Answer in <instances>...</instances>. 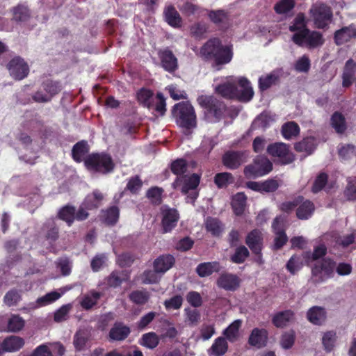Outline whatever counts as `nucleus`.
Returning <instances> with one entry per match:
<instances>
[{
	"instance_id": "nucleus-37",
	"label": "nucleus",
	"mask_w": 356,
	"mask_h": 356,
	"mask_svg": "<svg viewBox=\"0 0 356 356\" xmlns=\"http://www.w3.org/2000/svg\"><path fill=\"white\" fill-rule=\"evenodd\" d=\"M205 227L207 232L213 236L218 237L224 230V225L216 218L208 217L205 221Z\"/></svg>"
},
{
	"instance_id": "nucleus-13",
	"label": "nucleus",
	"mask_w": 356,
	"mask_h": 356,
	"mask_svg": "<svg viewBox=\"0 0 356 356\" xmlns=\"http://www.w3.org/2000/svg\"><path fill=\"white\" fill-rule=\"evenodd\" d=\"M247 156L245 151L228 150L222 155V162L227 169L236 170L246 162Z\"/></svg>"
},
{
	"instance_id": "nucleus-25",
	"label": "nucleus",
	"mask_w": 356,
	"mask_h": 356,
	"mask_svg": "<svg viewBox=\"0 0 356 356\" xmlns=\"http://www.w3.org/2000/svg\"><path fill=\"white\" fill-rule=\"evenodd\" d=\"M317 145L318 142L316 137L307 136L294 144V149L298 152H305L307 155H311L316 149Z\"/></svg>"
},
{
	"instance_id": "nucleus-28",
	"label": "nucleus",
	"mask_w": 356,
	"mask_h": 356,
	"mask_svg": "<svg viewBox=\"0 0 356 356\" xmlns=\"http://www.w3.org/2000/svg\"><path fill=\"white\" fill-rule=\"evenodd\" d=\"M295 313L291 309L278 312L272 318V323L277 328H283L293 319Z\"/></svg>"
},
{
	"instance_id": "nucleus-26",
	"label": "nucleus",
	"mask_w": 356,
	"mask_h": 356,
	"mask_svg": "<svg viewBox=\"0 0 356 356\" xmlns=\"http://www.w3.org/2000/svg\"><path fill=\"white\" fill-rule=\"evenodd\" d=\"M315 211V205L309 200L305 199L298 205L296 209V217L302 220H308L314 214Z\"/></svg>"
},
{
	"instance_id": "nucleus-50",
	"label": "nucleus",
	"mask_w": 356,
	"mask_h": 356,
	"mask_svg": "<svg viewBox=\"0 0 356 356\" xmlns=\"http://www.w3.org/2000/svg\"><path fill=\"white\" fill-rule=\"evenodd\" d=\"M60 296L61 294L57 291L47 293L44 296L38 298L35 302V305L33 306L32 308H38L48 305L59 299Z\"/></svg>"
},
{
	"instance_id": "nucleus-16",
	"label": "nucleus",
	"mask_w": 356,
	"mask_h": 356,
	"mask_svg": "<svg viewBox=\"0 0 356 356\" xmlns=\"http://www.w3.org/2000/svg\"><path fill=\"white\" fill-rule=\"evenodd\" d=\"M263 241L262 232L258 229H254L250 232L245 238L246 245L256 256L261 257V255Z\"/></svg>"
},
{
	"instance_id": "nucleus-55",
	"label": "nucleus",
	"mask_w": 356,
	"mask_h": 356,
	"mask_svg": "<svg viewBox=\"0 0 356 356\" xmlns=\"http://www.w3.org/2000/svg\"><path fill=\"white\" fill-rule=\"evenodd\" d=\"M303 267L302 259L300 256L293 254L287 261L286 268L292 275H295Z\"/></svg>"
},
{
	"instance_id": "nucleus-21",
	"label": "nucleus",
	"mask_w": 356,
	"mask_h": 356,
	"mask_svg": "<svg viewBox=\"0 0 356 356\" xmlns=\"http://www.w3.org/2000/svg\"><path fill=\"white\" fill-rule=\"evenodd\" d=\"M356 38V26L351 24L348 26L337 30L334 34V40L337 45H342Z\"/></svg>"
},
{
	"instance_id": "nucleus-63",
	"label": "nucleus",
	"mask_w": 356,
	"mask_h": 356,
	"mask_svg": "<svg viewBox=\"0 0 356 356\" xmlns=\"http://www.w3.org/2000/svg\"><path fill=\"white\" fill-rule=\"evenodd\" d=\"M149 295L147 292L142 291H134L129 294V299L136 305H144L149 300Z\"/></svg>"
},
{
	"instance_id": "nucleus-6",
	"label": "nucleus",
	"mask_w": 356,
	"mask_h": 356,
	"mask_svg": "<svg viewBox=\"0 0 356 356\" xmlns=\"http://www.w3.org/2000/svg\"><path fill=\"white\" fill-rule=\"evenodd\" d=\"M197 102L203 108L205 117L211 120L220 121L227 110L226 104L213 96L201 95Z\"/></svg>"
},
{
	"instance_id": "nucleus-19",
	"label": "nucleus",
	"mask_w": 356,
	"mask_h": 356,
	"mask_svg": "<svg viewBox=\"0 0 356 356\" xmlns=\"http://www.w3.org/2000/svg\"><path fill=\"white\" fill-rule=\"evenodd\" d=\"M268 339V332L264 328H254L248 337V343L250 346L258 349L266 346Z\"/></svg>"
},
{
	"instance_id": "nucleus-62",
	"label": "nucleus",
	"mask_w": 356,
	"mask_h": 356,
	"mask_svg": "<svg viewBox=\"0 0 356 356\" xmlns=\"http://www.w3.org/2000/svg\"><path fill=\"white\" fill-rule=\"evenodd\" d=\"M22 296L16 289L8 291L3 297V302L8 307L15 306L21 300Z\"/></svg>"
},
{
	"instance_id": "nucleus-14",
	"label": "nucleus",
	"mask_w": 356,
	"mask_h": 356,
	"mask_svg": "<svg viewBox=\"0 0 356 356\" xmlns=\"http://www.w3.org/2000/svg\"><path fill=\"white\" fill-rule=\"evenodd\" d=\"M158 56L161 62V66L165 71L172 74L178 70V59L169 47L159 49Z\"/></svg>"
},
{
	"instance_id": "nucleus-54",
	"label": "nucleus",
	"mask_w": 356,
	"mask_h": 356,
	"mask_svg": "<svg viewBox=\"0 0 356 356\" xmlns=\"http://www.w3.org/2000/svg\"><path fill=\"white\" fill-rule=\"evenodd\" d=\"M44 90L47 93L48 97H51V99L56 95L58 94L62 89L60 82L52 80H47L42 84Z\"/></svg>"
},
{
	"instance_id": "nucleus-44",
	"label": "nucleus",
	"mask_w": 356,
	"mask_h": 356,
	"mask_svg": "<svg viewBox=\"0 0 356 356\" xmlns=\"http://www.w3.org/2000/svg\"><path fill=\"white\" fill-rule=\"evenodd\" d=\"M213 181L218 188H225L229 185L234 184V177L230 172H219L215 175Z\"/></svg>"
},
{
	"instance_id": "nucleus-11",
	"label": "nucleus",
	"mask_w": 356,
	"mask_h": 356,
	"mask_svg": "<svg viewBox=\"0 0 356 356\" xmlns=\"http://www.w3.org/2000/svg\"><path fill=\"white\" fill-rule=\"evenodd\" d=\"M205 13L209 21L220 31H226L232 25V19L229 11L225 9L209 10Z\"/></svg>"
},
{
	"instance_id": "nucleus-35",
	"label": "nucleus",
	"mask_w": 356,
	"mask_h": 356,
	"mask_svg": "<svg viewBox=\"0 0 356 356\" xmlns=\"http://www.w3.org/2000/svg\"><path fill=\"white\" fill-rule=\"evenodd\" d=\"M355 72L356 63L353 59L348 60L342 74V85L344 88H348L352 85Z\"/></svg>"
},
{
	"instance_id": "nucleus-38",
	"label": "nucleus",
	"mask_w": 356,
	"mask_h": 356,
	"mask_svg": "<svg viewBox=\"0 0 356 356\" xmlns=\"http://www.w3.org/2000/svg\"><path fill=\"white\" fill-rule=\"evenodd\" d=\"M57 217L65 222L69 227L72 226L74 222L75 207L70 204L63 206L59 209Z\"/></svg>"
},
{
	"instance_id": "nucleus-3",
	"label": "nucleus",
	"mask_w": 356,
	"mask_h": 356,
	"mask_svg": "<svg viewBox=\"0 0 356 356\" xmlns=\"http://www.w3.org/2000/svg\"><path fill=\"white\" fill-rule=\"evenodd\" d=\"M84 165L89 171L102 175L112 172L115 167L113 158L106 152L88 154L84 159Z\"/></svg>"
},
{
	"instance_id": "nucleus-1",
	"label": "nucleus",
	"mask_w": 356,
	"mask_h": 356,
	"mask_svg": "<svg viewBox=\"0 0 356 356\" xmlns=\"http://www.w3.org/2000/svg\"><path fill=\"white\" fill-rule=\"evenodd\" d=\"M234 56L232 45H223L218 38L209 39L200 48V56L206 62H212V66L220 70L229 63Z\"/></svg>"
},
{
	"instance_id": "nucleus-29",
	"label": "nucleus",
	"mask_w": 356,
	"mask_h": 356,
	"mask_svg": "<svg viewBox=\"0 0 356 356\" xmlns=\"http://www.w3.org/2000/svg\"><path fill=\"white\" fill-rule=\"evenodd\" d=\"M165 21L172 27H181L182 19L174 6H166L163 10Z\"/></svg>"
},
{
	"instance_id": "nucleus-36",
	"label": "nucleus",
	"mask_w": 356,
	"mask_h": 356,
	"mask_svg": "<svg viewBox=\"0 0 356 356\" xmlns=\"http://www.w3.org/2000/svg\"><path fill=\"white\" fill-rule=\"evenodd\" d=\"M247 202V196L243 192H238L232 198V207L236 216H240L244 213Z\"/></svg>"
},
{
	"instance_id": "nucleus-8",
	"label": "nucleus",
	"mask_w": 356,
	"mask_h": 356,
	"mask_svg": "<svg viewBox=\"0 0 356 356\" xmlns=\"http://www.w3.org/2000/svg\"><path fill=\"white\" fill-rule=\"evenodd\" d=\"M272 170L273 164L270 160L266 156H258L244 168L243 173L247 179H254L268 174Z\"/></svg>"
},
{
	"instance_id": "nucleus-41",
	"label": "nucleus",
	"mask_w": 356,
	"mask_h": 356,
	"mask_svg": "<svg viewBox=\"0 0 356 356\" xmlns=\"http://www.w3.org/2000/svg\"><path fill=\"white\" fill-rule=\"evenodd\" d=\"M89 152V146L86 140L77 142L72 147V156L73 159L78 163L83 161V157Z\"/></svg>"
},
{
	"instance_id": "nucleus-30",
	"label": "nucleus",
	"mask_w": 356,
	"mask_h": 356,
	"mask_svg": "<svg viewBox=\"0 0 356 356\" xmlns=\"http://www.w3.org/2000/svg\"><path fill=\"white\" fill-rule=\"evenodd\" d=\"M104 199V194L99 190L95 189L86 197L83 206L89 210L96 209L102 205Z\"/></svg>"
},
{
	"instance_id": "nucleus-56",
	"label": "nucleus",
	"mask_w": 356,
	"mask_h": 356,
	"mask_svg": "<svg viewBox=\"0 0 356 356\" xmlns=\"http://www.w3.org/2000/svg\"><path fill=\"white\" fill-rule=\"evenodd\" d=\"M159 338L158 335L154 332L144 334L142 336L140 344L145 347H147L149 349H154L159 345Z\"/></svg>"
},
{
	"instance_id": "nucleus-64",
	"label": "nucleus",
	"mask_w": 356,
	"mask_h": 356,
	"mask_svg": "<svg viewBox=\"0 0 356 356\" xmlns=\"http://www.w3.org/2000/svg\"><path fill=\"white\" fill-rule=\"evenodd\" d=\"M336 341V333L333 331H328L323 334L322 343L327 351H331Z\"/></svg>"
},
{
	"instance_id": "nucleus-5",
	"label": "nucleus",
	"mask_w": 356,
	"mask_h": 356,
	"mask_svg": "<svg viewBox=\"0 0 356 356\" xmlns=\"http://www.w3.org/2000/svg\"><path fill=\"white\" fill-rule=\"evenodd\" d=\"M200 179L201 175L197 173L176 177L172 184V187L173 189H180L181 193L186 195L187 199L191 203H194L199 196L197 188L200 185Z\"/></svg>"
},
{
	"instance_id": "nucleus-42",
	"label": "nucleus",
	"mask_w": 356,
	"mask_h": 356,
	"mask_svg": "<svg viewBox=\"0 0 356 356\" xmlns=\"http://www.w3.org/2000/svg\"><path fill=\"white\" fill-rule=\"evenodd\" d=\"M305 29H308L305 15L302 13H299L289 26V30L294 34H302Z\"/></svg>"
},
{
	"instance_id": "nucleus-4",
	"label": "nucleus",
	"mask_w": 356,
	"mask_h": 356,
	"mask_svg": "<svg viewBox=\"0 0 356 356\" xmlns=\"http://www.w3.org/2000/svg\"><path fill=\"white\" fill-rule=\"evenodd\" d=\"M172 115L180 127L192 129L196 127V115L193 106L188 102H181L174 105Z\"/></svg>"
},
{
	"instance_id": "nucleus-20",
	"label": "nucleus",
	"mask_w": 356,
	"mask_h": 356,
	"mask_svg": "<svg viewBox=\"0 0 356 356\" xmlns=\"http://www.w3.org/2000/svg\"><path fill=\"white\" fill-rule=\"evenodd\" d=\"M161 225L163 233L171 232L179 219L178 211L175 209H166L162 211Z\"/></svg>"
},
{
	"instance_id": "nucleus-46",
	"label": "nucleus",
	"mask_w": 356,
	"mask_h": 356,
	"mask_svg": "<svg viewBox=\"0 0 356 356\" xmlns=\"http://www.w3.org/2000/svg\"><path fill=\"white\" fill-rule=\"evenodd\" d=\"M241 324V320H235L223 331L222 334L225 336L226 340L230 342H234L236 340Z\"/></svg>"
},
{
	"instance_id": "nucleus-24",
	"label": "nucleus",
	"mask_w": 356,
	"mask_h": 356,
	"mask_svg": "<svg viewBox=\"0 0 356 356\" xmlns=\"http://www.w3.org/2000/svg\"><path fill=\"white\" fill-rule=\"evenodd\" d=\"M175 264V258L170 254L160 255L153 263V267L156 272L165 273Z\"/></svg>"
},
{
	"instance_id": "nucleus-9",
	"label": "nucleus",
	"mask_w": 356,
	"mask_h": 356,
	"mask_svg": "<svg viewBox=\"0 0 356 356\" xmlns=\"http://www.w3.org/2000/svg\"><path fill=\"white\" fill-rule=\"evenodd\" d=\"M302 34H293L292 41L298 46L306 44L309 49H314L322 46L325 40L323 34L316 31L305 29Z\"/></svg>"
},
{
	"instance_id": "nucleus-47",
	"label": "nucleus",
	"mask_w": 356,
	"mask_h": 356,
	"mask_svg": "<svg viewBox=\"0 0 356 356\" xmlns=\"http://www.w3.org/2000/svg\"><path fill=\"white\" fill-rule=\"evenodd\" d=\"M327 254V248L324 244L318 245L314 248L312 253L306 252L303 254V257L308 263L311 261H317L321 258H325Z\"/></svg>"
},
{
	"instance_id": "nucleus-34",
	"label": "nucleus",
	"mask_w": 356,
	"mask_h": 356,
	"mask_svg": "<svg viewBox=\"0 0 356 356\" xmlns=\"http://www.w3.org/2000/svg\"><path fill=\"white\" fill-rule=\"evenodd\" d=\"M24 345V339L18 336H10L2 341L3 352H16Z\"/></svg>"
},
{
	"instance_id": "nucleus-40",
	"label": "nucleus",
	"mask_w": 356,
	"mask_h": 356,
	"mask_svg": "<svg viewBox=\"0 0 356 356\" xmlns=\"http://www.w3.org/2000/svg\"><path fill=\"white\" fill-rule=\"evenodd\" d=\"M330 124L337 134H342L347 129L346 121L343 115L335 111L331 116Z\"/></svg>"
},
{
	"instance_id": "nucleus-52",
	"label": "nucleus",
	"mask_w": 356,
	"mask_h": 356,
	"mask_svg": "<svg viewBox=\"0 0 356 356\" xmlns=\"http://www.w3.org/2000/svg\"><path fill=\"white\" fill-rule=\"evenodd\" d=\"M164 190L159 186H152L146 192V197L151 203L154 205H159L162 202V195Z\"/></svg>"
},
{
	"instance_id": "nucleus-58",
	"label": "nucleus",
	"mask_w": 356,
	"mask_h": 356,
	"mask_svg": "<svg viewBox=\"0 0 356 356\" xmlns=\"http://www.w3.org/2000/svg\"><path fill=\"white\" fill-rule=\"evenodd\" d=\"M295 7L294 0H280L274 6V10L277 14H286Z\"/></svg>"
},
{
	"instance_id": "nucleus-45",
	"label": "nucleus",
	"mask_w": 356,
	"mask_h": 356,
	"mask_svg": "<svg viewBox=\"0 0 356 356\" xmlns=\"http://www.w3.org/2000/svg\"><path fill=\"white\" fill-rule=\"evenodd\" d=\"M154 92L152 90L142 88L137 92L136 97L138 102L144 107L150 108L153 106L152 97Z\"/></svg>"
},
{
	"instance_id": "nucleus-51",
	"label": "nucleus",
	"mask_w": 356,
	"mask_h": 356,
	"mask_svg": "<svg viewBox=\"0 0 356 356\" xmlns=\"http://www.w3.org/2000/svg\"><path fill=\"white\" fill-rule=\"evenodd\" d=\"M60 296L61 294L57 291L47 293L44 296L38 298L35 302V305L33 306L32 308H38L48 305L59 299Z\"/></svg>"
},
{
	"instance_id": "nucleus-18",
	"label": "nucleus",
	"mask_w": 356,
	"mask_h": 356,
	"mask_svg": "<svg viewBox=\"0 0 356 356\" xmlns=\"http://www.w3.org/2000/svg\"><path fill=\"white\" fill-rule=\"evenodd\" d=\"M241 284V279L234 274L229 273H222L217 280L218 287L229 291H235Z\"/></svg>"
},
{
	"instance_id": "nucleus-49",
	"label": "nucleus",
	"mask_w": 356,
	"mask_h": 356,
	"mask_svg": "<svg viewBox=\"0 0 356 356\" xmlns=\"http://www.w3.org/2000/svg\"><path fill=\"white\" fill-rule=\"evenodd\" d=\"M187 161L184 159H177L170 164V170L177 175V177L185 176L184 174L187 172Z\"/></svg>"
},
{
	"instance_id": "nucleus-7",
	"label": "nucleus",
	"mask_w": 356,
	"mask_h": 356,
	"mask_svg": "<svg viewBox=\"0 0 356 356\" xmlns=\"http://www.w3.org/2000/svg\"><path fill=\"white\" fill-rule=\"evenodd\" d=\"M336 262L330 257H325L314 264L311 270L312 280L317 284L325 282L334 275Z\"/></svg>"
},
{
	"instance_id": "nucleus-22",
	"label": "nucleus",
	"mask_w": 356,
	"mask_h": 356,
	"mask_svg": "<svg viewBox=\"0 0 356 356\" xmlns=\"http://www.w3.org/2000/svg\"><path fill=\"white\" fill-rule=\"evenodd\" d=\"M327 311L325 307L313 306L307 312V319L314 325H322L327 320Z\"/></svg>"
},
{
	"instance_id": "nucleus-61",
	"label": "nucleus",
	"mask_w": 356,
	"mask_h": 356,
	"mask_svg": "<svg viewBox=\"0 0 356 356\" xmlns=\"http://www.w3.org/2000/svg\"><path fill=\"white\" fill-rule=\"evenodd\" d=\"M24 326V321L19 315H12L8 321V329L13 332L20 331Z\"/></svg>"
},
{
	"instance_id": "nucleus-12",
	"label": "nucleus",
	"mask_w": 356,
	"mask_h": 356,
	"mask_svg": "<svg viewBox=\"0 0 356 356\" xmlns=\"http://www.w3.org/2000/svg\"><path fill=\"white\" fill-rule=\"evenodd\" d=\"M267 152L273 157H277L283 165L291 163L295 159L289 145L284 143L270 144L267 147Z\"/></svg>"
},
{
	"instance_id": "nucleus-15",
	"label": "nucleus",
	"mask_w": 356,
	"mask_h": 356,
	"mask_svg": "<svg viewBox=\"0 0 356 356\" xmlns=\"http://www.w3.org/2000/svg\"><path fill=\"white\" fill-rule=\"evenodd\" d=\"M10 75L16 80H22L27 76L29 72L28 64L20 57L13 58L8 64Z\"/></svg>"
},
{
	"instance_id": "nucleus-17",
	"label": "nucleus",
	"mask_w": 356,
	"mask_h": 356,
	"mask_svg": "<svg viewBox=\"0 0 356 356\" xmlns=\"http://www.w3.org/2000/svg\"><path fill=\"white\" fill-rule=\"evenodd\" d=\"M282 76V69H276L270 72L269 74L260 76L258 81L260 91H266L273 86L279 84Z\"/></svg>"
},
{
	"instance_id": "nucleus-60",
	"label": "nucleus",
	"mask_w": 356,
	"mask_h": 356,
	"mask_svg": "<svg viewBox=\"0 0 356 356\" xmlns=\"http://www.w3.org/2000/svg\"><path fill=\"white\" fill-rule=\"evenodd\" d=\"M328 181V175L325 172H321L315 179L312 187V192L318 193L321 191L326 186Z\"/></svg>"
},
{
	"instance_id": "nucleus-31",
	"label": "nucleus",
	"mask_w": 356,
	"mask_h": 356,
	"mask_svg": "<svg viewBox=\"0 0 356 356\" xmlns=\"http://www.w3.org/2000/svg\"><path fill=\"white\" fill-rule=\"evenodd\" d=\"M12 19L17 23L28 22L31 16V12L25 4L19 3L10 10Z\"/></svg>"
},
{
	"instance_id": "nucleus-27",
	"label": "nucleus",
	"mask_w": 356,
	"mask_h": 356,
	"mask_svg": "<svg viewBox=\"0 0 356 356\" xmlns=\"http://www.w3.org/2000/svg\"><path fill=\"white\" fill-rule=\"evenodd\" d=\"M120 209L117 206H111L101 211L100 220L108 226H114L118 221Z\"/></svg>"
},
{
	"instance_id": "nucleus-43",
	"label": "nucleus",
	"mask_w": 356,
	"mask_h": 356,
	"mask_svg": "<svg viewBox=\"0 0 356 356\" xmlns=\"http://www.w3.org/2000/svg\"><path fill=\"white\" fill-rule=\"evenodd\" d=\"M300 131L299 125L294 121L287 122L282 126V136L286 140L298 136Z\"/></svg>"
},
{
	"instance_id": "nucleus-39",
	"label": "nucleus",
	"mask_w": 356,
	"mask_h": 356,
	"mask_svg": "<svg viewBox=\"0 0 356 356\" xmlns=\"http://www.w3.org/2000/svg\"><path fill=\"white\" fill-rule=\"evenodd\" d=\"M42 229L46 231L44 238L49 243L56 242L59 238V228L54 220L47 221Z\"/></svg>"
},
{
	"instance_id": "nucleus-57",
	"label": "nucleus",
	"mask_w": 356,
	"mask_h": 356,
	"mask_svg": "<svg viewBox=\"0 0 356 356\" xmlns=\"http://www.w3.org/2000/svg\"><path fill=\"white\" fill-rule=\"evenodd\" d=\"M206 8H202L197 5L193 4L191 2H186L181 7V11L186 16H191L193 15H201L205 12Z\"/></svg>"
},
{
	"instance_id": "nucleus-59",
	"label": "nucleus",
	"mask_w": 356,
	"mask_h": 356,
	"mask_svg": "<svg viewBox=\"0 0 356 356\" xmlns=\"http://www.w3.org/2000/svg\"><path fill=\"white\" fill-rule=\"evenodd\" d=\"M296 340V332L293 330H290L282 334L280 339L281 346L286 350L292 348Z\"/></svg>"
},
{
	"instance_id": "nucleus-32",
	"label": "nucleus",
	"mask_w": 356,
	"mask_h": 356,
	"mask_svg": "<svg viewBox=\"0 0 356 356\" xmlns=\"http://www.w3.org/2000/svg\"><path fill=\"white\" fill-rule=\"evenodd\" d=\"M228 343L223 337H217L208 349L209 356H223L228 350Z\"/></svg>"
},
{
	"instance_id": "nucleus-2",
	"label": "nucleus",
	"mask_w": 356,
	"mask_h": 356,
	"mask_svg": "<svg viewBox=\"0 0 356 356\" xmlns=\"http://www.w3.org/2000/svg\"><path fill=\"white\" fill-rule=\"evenodd\" d=\"M215 92L224 99L240 102H248L254 96L251 83L244 76L240 77L236 82L226 81L218 84L215 88Z\"/></svg>"
},
{
	"instance_id": "nucleus-23",
	"label": "nucleus",
	"mask_w": 356,
	"mask_h": 356,
	"mask_svg": "<svg viewBox=\"0 0 356 356\" xmlns=\"http://www.w3.org/2000/svg\"><path fill=\"white\" fill-rule=\"evenodd\" d=\"M131 332L130 327L122 322H115L108 333L110 341H124Z\"/></svg>"
},
{
	"instance_id": "nucleus-33",
	"label": "nucleus",
	"mask_w": 356,
	"mask_h": 356,
	"mask_svg": "<svg viewBox=\"0 0 356 356\" xmlns=\"http://www.w3.org/2000/svg\"><path fill=\"white\" fill-rule=\"evenodd\" d=\"M220 268V264L218 261H209L198 264L195 271L200 277H205L210 276L213 273H218Z\"/></svg>"
},
{
	"instance_id": "nucleus-10",
	"label": "nucleus",
	"mask_w": 356,
	"mask_h": 356,
	"mask_svg": "<svg viewBox=\"0 0 356 356\" xmlns=\"http://www.w3.org/2000/svg\"><path fill=\"white\" fill-rule=\"evenodd\" d=\"M310 13L315 27L318 29L327 28L333 17L331 8L324 3L312 8Z\"/></svg>"
},
{
	"instance_id": "nucleus-48",
	"label": "nucleus",
	"mask_w": 356,
	"mask_h": 356,
	"mask_svg": "<svg viewBox=\"0 0 356 356\" xmlns=\"http://www.w3.org/2000/svg\"><path fill=\"white\" fill-rule=\"evenodd\" d=\"M249 256L248 249L245 245H241L236 247L234 253L230 256V261L234 264H241L244 263Z\"/></svg>"
},
{
	"instance_id": "nucleus-53",
	"label": "nucleus",
	"mask_w": 356,
	"mask_h": 356,
	"mask_svg": "<svg viewBox=\"0 0 356 356\" xmlns=\"http://www.w3.org/2000/svg\"><path fill=\"white\" fill-rule=\"evenodd\" d=\"M143 185V182L140 176L135 175L128 179L125 190L129 191L132 195H138Z\"/></svg>"
}]
</instances>
